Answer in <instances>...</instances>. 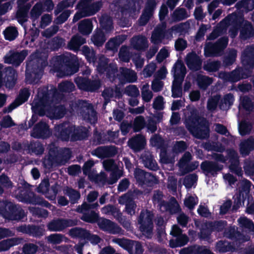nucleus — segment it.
<instances>
[{
    "instance_id": "nucleus-31",
    "label": "nucleus",
    "mask_w": 254,
    "mask_h": 254,
    "mask_svg": "<svg viewBox=\"0 0 254 254\" xmlns=\"http://www.w3.org/2000/svg\"><path fill=\"white\" fill-rule=\"evenodd\" d=\"M66 110L64 105L51 106L48 109V114L52 118L60 119L63 118L66 114Z\"/></svg>"
},
{
    "instance_id": "nucleus-52",
    "label": "nucleus",
    "mask_w": 254,
    "mask_h": 254,
    "mask_svg": "<svg viewBox=\"0 0 254 254\" xmlns=\"http://www.w3.org/2000/svg\"><path fill=\"white\" fill-rule=\"evenodd\" d=\"M75 89L74 84L69 81H64L61 82L58 85L59 90L63 93H70Z\"/></svg>"
},
{
    "instance_id": "nucleus-11",
    "label": "nucleus",
    "mask_w": 254,
    "mask_h": 254,
    "mask_svg": "<svg viewBox=\"0 0 254 254\" xmlns=\"http://www.w3.org/2000/svg\"><path fill=\"white\" fill-rule=\"evenodd\" d=\"M78 224L76 219L57 218L53 219L47 224L48 229L52 232H60L67 227H72Z\"/></svg>"
},
{
    "instance_id": "nucleus-29",
    "label": "nucleus",
    "mask_w": 254,
    "mask_h": 254,
    "mask_svg": "<svg viewBox=\"0 0 254 254\" xmlns=\"http://www.w3.org/2000/svg\"><path fill=\"white\" fill-rule=\"evenodd\" d=\"M199 116L198 112L196 109H192L190 112V115L185 120V125L190 131L192 128L197 126L198 123L199 122Z\"/></svg>"
},
{
    "instance_id": "nucleus-53",
    "label": "nucleus",
    "mask_w": 254,
    "mask_h": 254,
    "mask_svg": "<svg viewBox=\"0 0 254 254\" xmlns=\"http://www.w3.org/2000/svg\"><path fill=\"white\" fill-rule=\"evenodd\" d=\"M18 34V31L15 27H8L3 31L4 38L10 41L14 40Z\"/></svg>"
},
{
    "instance_id": "nucleus-37",
    "label": "nucleus",
    "mask_w": 254,
    "mask_h": 254,
    "mask_svg": "<svg viewBox=\"0 0 254 254\" xmlns=\"http://www.w3.org/2000/svg\"><path fill=\"white\" fill-rule=\"evenodd\" d=\"M220 53L215 43H212L211 42H209L206 43L204 48V54L206 57L217 56Z\"/></svg>"
},
{
    "instance_id": "nucleus-46",
    "label": "nucleus",
    "mask_w": 254,
    "mask_h": 254,
    "mask_svg": "<svg viewBox=\"0 0 254 254\" xmlns=\"http://www.w3.org/2000/svg\"><path fill=\"white\" fill-rule=\"evenodd\" d=\"M252 183L247 179H244L241 184V187L239 188L238 193L241 194L243 197L248 198V202L249 201V195Z\"/></svg>"
},
{
    "instance_id": "nucleus-8",
    "label": "nucleus",
    "mask_w": 254,
    "mask_h": 254,
    "mask_svg": "<svg viewBox=\"0 0 254 254\" xmlns=\"http://www.w3.org/2000/svg\"><path fill=\"white\" fill-rule=\"evenodd\" d=\"M123 0H115L114 1L115 11L116 14L121 16V20L128 21L126 17L136 11V6L135 1H128L127 3H122Z\"/></svg>"
},
{
    "instance_id": "nucleus-55",
    "label": "nucleus",
    "mask_w": 254,
    "mask_h": 254,
    "mask_svg": "<svg viewBox=\"0 0 254 254\" xmlns=\"http://www.w3.org/2000/svg\"><path fill=\"white\" fill-rule=\"evenodd\" d=\"M158 180L156 176L150 173L147 172L141 185H146L149 187H152L158 184Z\"/></svg>"
},
{
    "instance_id": "nucleus-39",
    "label": "nucleus",
    "mask_w": 254,
    "mask_h": 254,
    "mask_svg": "<svg viewBox=\"0 0 254 254\" xmlns=\"http://www.w3.org/2000/svg\"><path fill=\"white\" fill-rule=\"evenodd\" d=\"M27 148L29 152L37 155L43 154L45 150L43 144L38 141H31L29 144H27Z\"/></svg>"
},
{
    "instance_id": "nucleus-15",
    "label": "nucleus",
    "mask_w": 254,
    "mask_h": 254,
    "mask_svg": "<svg viewBox=\"0 0 254 254\" xmlns=\"http://www.w3.org/2000/svg\"><path fill=\"white\" fill-rule=\"evenodd\" d=\"M118 78L121 84L135 82L137 79L136 73L134 70L126 67H121L120 72L116 73V78Z\"/></svg>"
},
{
    "instance_id": "nucleus-61",
    "label": "nucleus",
    "mask_w": 254,
    "mask_h": 254,
    "mask_svg": "<svg viewBox=\"0 0 254 254\" xmlns=\"http://www.w3.org/2000/svg\"><path fill=\"white\" fill-rule=\"evenodd\" d=\"M212 80L208 76L204 75H199L197 78V83L198 87L201 89L205 90L207 87L211 84Z\"/></svg>"
},
{
    "instance_id": "nucleus-36",
    "label": "nucleus",
    "mask_w": 254,
    "mask_h": 254,
    "mask_svg": "<svg viewBox=\"0 0 254 254\" xmlns=\"http://www.w3.org/2000/svg\"><path fill=\"white\" fill-rule=\"evenodd\" d=\"M92 28V22L89 19L82 20L78 23V30L83 35H89L91 32Z\"/></svg>"
},
{
    "instance_id": "nucleus-56",
    "label": "nucleus",
    "mask_w": 254,
    "mask_h": 254,
    "mask_svg": "<svg viewBox=\"0 0 254 254\" xmlns=\"http://www.w3.org/2000/svg\"><path fill=\"white\" fill-rule=\"evenodd\" d=\"M221 63L219 61L208 62L203 65V69L208 72H216L221 67Z\"/></svg>"
},
{
    "instance_id": "nucleus-9",
    "label": "nucleus",
    "mask_w": 254,
    "mask_h": 254,
    "mask_svg": "<svg viewBox=\"0 0 254 254\" xmlns=\"http://www.w3.org/2000/svg\"><path fill=\"white\" fill-rule=\"evenodd\" d=\"M190 133L195 138L203 140L207 139L210 136V124L208 121L202 118L195 127L190 131Z\"/></svg>"
},
{
    "instance_id": "nucleus-38",
    "label": "nucleus",
    "mask_w": 254,
    "mask_h": 254,
    "mask_svg": "<svg viewBox=\"0 0 254 254\" xmlns=\"http://www.w3.org/2000/svg\"><path fill=\"white\" fill-rule=\"evenodd\" d=\"M115 242L121 247L127 250L130 254H132L135 241L127 239H116Z\"/></svg>"
},
{
    "instance_id": "nucleus-7",
    "label": "nucleus",
    "mask_w": 254,
    "mask_h": 254,
    "mask_svg": "<svg viewBox=\"0 0 254 254\" xmlns=\"http://www.w3.org/2000/svg\"><path fill=\"white\" fill-rule=\"evenodd\" d=\"M109 59L102 55L99 59L97 70L100 74H106V78L111 81L116 79L118 67L116 65L109 64Z\"/></svg>"
},
{
    "instance_id": "nucleus-49",
    "label": "nucleus",
    "mask_w": 254,
    "mask_h": 254,
    "mask_svg": "<svg viewBox=\"0 0 254 254\" xmlns=\"http://www.w3.org/2000/svg\"><path fill=\"white\" fill-rule=\"evenodd\" d=\"M146 125L144 118L142 116L135 117L132 124V128L134 132H138L143 129Z\"/></svg>"
},
{
    "instance_id": "nucleus-50",
    "label": "nucleus",
    "mask_w": 254,
    "mask_h": 254,
    "mask_svg": "<svg viewBox=\"0 0 254 254\" xmlns=\"http://www.w3.org/2000/svg\"><path fill=\"white\" fill-rule=\"evenodd\" d=\"M64 193L69 197V201L72 204L77 203L81 196L80 192L78 190L69 187H67L64 191Z\"/></svg>"
},
{
    "instance_id": "nucleus-10",
    "label": "nucleus",
    "mask_w": 254,
    "mask_h": 254,
    "mask_svg": "<svg viewBox=\"0 0 254 254\" xmlns=\"http://www.w3.org/2000/svg\"><path fill=\"white\" fill-rule=\"evenodd\" d=\"M74 82L79 89L87 92H94L101 86L99 80H91L88 77L78 76L75 78Z\"/></svg>"
},
{
    "instance_id": "nucleus-33",
    "label": "nucleus",
    "mask_w": 254,
    "mask_h": 254,
    "mask_svg": "<svg viewBox=\"0 0 254 254\" xmlns=\"http://www.w3.org/2000/svg\"><path fill=\"white\" fill-rule=\"evenodd\" d=\"M90 231L79 227L72 228L69 231V235L73 238L86 241Z\"/></svg>"
},
{
    "instance_id": "nucleus-14",
    "label": "nucleus",
    "mask_w": 254,
    "mask_h": 254,
    "mask_svg": "<svg viewBox=\"0 0 254 254\" xmlns=\"http://www.w3.org/2000/svg\"><path fill=\"white\" fill-rule=\"evenodd\" d=\"M227 155L230 163L229 167L230 172L238 176H242L243 171L239 167V157L238 153L234 149H229L227 150Z\"/></svg>"
},
{
    "instance_id": "nucleus-30",
    "label": "nucleus",
    "mask_w": 254,
    "mask_h": 254,
    "mask_svg": "<svg viewBox=\"0 0 254 254\" xmlns=\"http://www.w3.org/2000/svg\"><path fill=\"white\" fill-rule=\"evenodd\" d=\"M240 37L243 40H246L254 36V28L249 21L246 20L240 28Z\"/></svg>"
},
{
    "instance_id": "nucleus-54",
    "label": "nucleus",
    "mask_w": 254,
    "mask_h": 254,
    "mask_svg": "<svg viewBox=\"0 0 254 254\" xmlns=\"http://www.w3.org/2000/svg\"><path fill=\"white\" fill-rule=\"evenodd\" d=\"M30 95V93L29 90L25 88L20 90L19 93L15 100L17 103L21 105L28 100Z\"/></svg>"
},
{
    "instance_id": "nucleus-58",
    "label": "nucleus",
    "mask_w": 254,
    "mask_h": 254,
    "mask_svg": "<svg viewBox=\"0 0 254 254\" xmlns=\"http://www.w3.org/2000/svg\"><path fill=\"white\" fill-rule=\"evenodd\" d=\"M101 212L102 213L112 215L115 217L120 216L121 215L119 210L112 204H108L104 206L101 209Z\"/></svg>"
},
{
    "instance_id": "nucleus-51",
    "label": "nucleus",
    "mask_w": 254,
    "mask_h": 254,
    "mask_svg": "<svg viewBox=\"0 0 254 254\" xmlns=\"http://www.w3.org/2000/svg\"><path fill=\"white\" fill-rule=\"evenodd\" d=\"M17 238H11L0 242V252L6 251L18 244Z\"/></svg>"
},
{
    "instance_id": "nucleus-60",
    "label": "nucleus",
    "mask_w": 254,
    "mask_h": 254,
    "mask_svg": "<svg viewBox=\"0 0 254 254\" xmlns=\"http://www.w3.org/2000/svg\"><path fill=\"white\" fill-rule=\"evenodd\" d=\"M29 211L33 215L38 218H46L48 216L49 212L47 210L36 207H29Z\"/></svg>"
},
{
    "instance_id": "nucleus-47",
    "label": "nucleus",
    "mask_w": 254,
    "mask_h": 254,
    "mask_svg": "<svg viewBox=\"0 0 254 254\" xmlns=\"http://www.w3.org/2000/svg\"><path fill=\"white\" fill-rule=\"evenodd\" d=\"M80 219L85 222L95 223H98L99 220V216L98 213H96L94 210H91L90 212L83 213Z\"/></svg>"
},
{
    "instance_id": "nucleus-32",
    "label": "nucleus",
    "mask_w": 254,
    "mask_h": 254,
    "mask_svg": "<svg viewBox=\"0 0 254 254\" xmlns=\"http://www.w3.org/2000/svg\"><path fill=\"white\" fill-rule=\"evenodd\" d=\"M141 158L146 168L153 171H156L158 169V164L151 154H143L141 156Z\"/></svg>"
},
{
    "instance_id": "nucleus-43",
    "label": "nucleus",
    "mask_w": 254,
    "mask_h": 254,
    "mask_svg": "<svg viewBox=\"0 0 254 254\" xmlns=\"http://www.w3.org/2000/svg\"><path fill=\"white\" fill-rule=\"evenodd\" d=\"M106 37L104 32L101 29H97L92 36L91 40L93 44L98 47H102L106 41Z\"/></svg>"
},
{
    "instance_id": "nucleus-4",
    "label": "nucleus",
    "mask_w": 254,
    "mask_h": 254,
    "mask_svg": "<svg viewBox=\"0 0 254 254\" xmlns=\"http://www.w3.org/2000/svg\"><path fill=\"white\" fill-rule=\"evenodd\" d=\"M37 97L38 99L34 100V105H32L31 109L34 114L43 117L45 115L46 111L48 113V109L50 107L53 99H51L47 88H43L41 91L39 90Z\"/></svg>"
},
{
    "instance_id": "nucleus-48",
    "label": "nucleus",
    "mask_w": 254,
    "mask_h": 254,
    "mask_svg": "<svg viewBox=\"0 0 254 254\" xmlns=\"http://www.w3.org/2000/svg\"><path fill=\"white\" fill-rule=\"evenodd\" d=\"M188 17L187 11L184 8H177L172 15V18L174 22H179L185 20Z\"/></svg>"
},
{
    "instance_id": "nucleus-64",
    "label": "nucleus",
    "mask_w": 254,
    "mask_h": 254,
    "mask_svg": "<svg viewBox=\"0 0 254 254\" xmlns=\"http://www.w3.org/2000/svg\"><path fill=\"white\" fill-rule=\"evenodd\" d=\"M38 247L33 243H25L22 247L24 254H35L37 252Z\"/></svg>"
},
{
    "instance_id": "nucleus-26",
    "label": "nucleus",
    "mask_w": 254,
    "mask_h": 254,
    "mask_svg": "<svg viewBox=\"0 0 254 254\" xmlns=\"http://www.w3.org/2000/svg\"><path fill=\"white\" fill-rule=\"evenodd\" d=\"M254 150V138L251 136L243 140L239 144V152L242 157H245Z\"/></svg>"
},
{
    "instance_id": "nucleus-28",
    "label": "nucleus",
    "mask_w": 254,
    "mask_h": 254,
    "mask_svg": "<svg viewBox=\"0 0 254 254\" xmlns=\"http://www.w3.org/2000/svg\"><path fill=\"white\" fill-rule=\"evenodd\" d=\"M224 236L234 241L236 244H241L244 242V235L235 228V226L231 227L224 231Z\"/></svg>"
},
{
    "instance_id": "nucleus-1",
    "label": "nucleus",
    "mask_w": 254,
    "mask_h": 254,
    "mask_svg": "<svg viewBox=\"0 0 254 254\" xmlns=\"http://www.w3.org/2000/svg\"><path fill=\"white\" fill-rule=\"evenodd\" d=\"M241 62L244 68L239 67L230 72L231 82H236L252 75L254 68V47L250 46L244 50L241 56Z\"/></svg>"
},
{
    "instance_id": "nucleus-20",
    "label": "nucleus",
    "mask_w": 254,
    "mask_h": 254,
    "mask_svg": "<svg viewBox=\"0 0 254 254\" xmlns=\"http://www.w3.org/2000/svg\"><path fill=\"white\" fill-rule=\"evenodd\" d=\"M117 153V147L110 145L98 147L93 151L92 154L99 158H104L114 157Z\"/></svg>"
},
{
    "instance_id": "nucleus-34",
    "label": "nucleus",
    "mask_w": 254,
    "mask_h": 254,
    "mask_svg": "<svg viewBox=\"0 0 254 254\" xmlns=\"http://www.w3.org/2000/svg\"><path fill=\"white\" fill-rule=\"evenodd\" d=\"M131 43L134 49L138 51L144 50L148 47L147 39L143 36L133 37Z\"/></svg>"
},
{
    "instance_id": "nucleus-24",
    "label": "nucleus",
    "mask_w": 254,
    "mask_h": 254,
    "mask_svg": "<svg viewBox=\"0 0 254 254\" xmlns=\"http://www.w3.org/2000/svg\"><path fill=\"white\" fill-rule=\"evenodd\" d=\"M17 79L16 70L11 67H5L4 77L5 86L9 89L13 88L16 83Z\"/></svg>"
},
{
    "instance_id": "nucleus-40",
    "label": "nucleus",
    "mask_w": 254,
    "mask_h": 254,
    "mask_svg": "<svg viewBox=\"0 0 254 254\" xmlns=\"http://www.w3.org/2000/svg\"><path fill=\"white\" fill-rule=\"evenodd\" d=\"M19 196L21 202L32 204H35L38 196L34 192L28 190L21 191Z\"/></svg>"
},
{
    "instance_id": "nucleus-21",
    "label": "nucleus",
    "mask_w": 254,
    "mask_h": 254,
    "mask_svg": "<svg viewBox=\"0 0 254 254\" xmlns=\"http://www.w3.org/2000/svg\"><path fill=\"white\" fill-rule=\"evenodd\" d=\"M28 55L27 50H23L20 52H13L10 55L5 57V62L18 66L24 60Z\"/></svg>"
},
{
    "instance_id": "nucleus-44",
    "label": "nucleus",
    "mask_w": 254,
    "mask_h": 254,
    "mask_svg": "<svg viewBox=\"0 0 254 254\" xmlns=\"http://www.w3.org/2000/svg\"><path fill=\"white\" fill-rule=\"evenodd\" d=\"M189 242V238L186 234H182L176 237L175 240L170 241V246L172 248L181 247L186 245Z\"/></svg>"
},
{
    "instance_id": "nucleus-23",
    "label": "nucleus",
    "mask_w": 254,
    "mask_h": 254,
    "mask_svg": "<svg viewBox=\"0 0 254 254\" xmlns=\"http://www.w3.org/2000/svg\"><path fill=\"white\" fill-rule=\"evenodd\" d=\"M160 209L163 211L169 212L171 214H174L181 211V208L177 199L171 196L169 201H163Z\"/></svg>"
},
{
    "instance_id": "nucleus-16",
    "label": "nucleus",
    "mask_w": 254,
    "mask_h": 254,
    "mask_svg": "<svg viewBox=\"0 0 254 254\" xmlns=\"http://www.w3.org/2000/svg\"><path fill=\"white\" fill-rule=\"evenodd\" d=\"M51 135L49 126L44 121H40L35 125L31 135L36 138L46 139Z\"/></svg>"
},
{
    "instance_id": "nucleus-18",
    "label": "nucleus",
    "mask_w": 254,
    "mask_h": 254,
    "mask_svg": "<svg viewBox=\"0 0 254 254\" xmlns=\"http://www.w3.org/2000/svg\"><path fill=\"white\" fill-rule=\"evenodd\" d=\"M98 225L101 230L111 234H119L122 230V228L116 223L106 218L99 220Z\"/></svg>"
},
{
    "instance_id": "nucleus-3",
    "label": "nucleus",
    "mask_w": 254,
    "mask_h": 254,
    "mask_svg": "<svg viewBox=\"0 0 254 254\" xmlns=\"http://www.w3.org/2000/svg\"><path fill=\"white\" fill-rule=\"evenodd\" d=\"M0 215L10 221H21L26 216L24 210L18 204L7 200H0Z\"/></svg>"
},
{
    "instance_id": "nucleus-42",
    "label": "nucleus",
    "mask_w": 254,
    "mask_h": 254,
    "mask_svg": "<svg viewBox=\"0 0 254 254\" xmlns=\"http://www.w3.org/2000/svg\"><path fill=\"white\" fill-rule=\"evenodd\" d=\"M216 251L220 253H225L234 251V247L231 243L226 240L218 241L215 246Z\"/></svg>"
},
{
    "instance_id": "nucleus-45",
    "label": "nucleus",
    "mask_w": 254,
    "mask_h": 254,
    "mask_svg": "<svg viewBox=\"0 0 254 254\" xmlns=\"http://www.w3.org/2000/svg\"><path fill=\"white\" fill-rule=\"evenodd\" d=\"M234 101V97L233 95L231 93L227 94L219 103V108L222 110H228L233 105Z\"/></svg>"
},
{
    "instance_id": "nucleus-59",
    "label": "nucleus",
    "mask_w": 254,
    "mask_h": 254,
    "mask_svg": "<svg viewBox=\"0 0 254 254\" xmlns=\"http://www.w3.org/2000/svg\"><path fill=\"white\" fill-rule=\"evenodd\" d=\"M198 179L197 175L195 174H190L186 176L183 180V185L187 189H190L194 183H196Z\"/></svg>"
},
{
    "instance_id": "nucleus-22",
    "label": "nucleus",
    "mask_w": 254,
    "mask_h": 254,
    "mask_svg": "<svg viewBox=\"0 0 254 254\" xmlns=\"http://www.w3.org/2000/svg\"><path fill=\"white\" fill-rule=\"evenodd\" d=\"M71 142L86 140L89 136V128L83 126L73 125Z\"/></svg>"
},
{
    "instance_id": "nucleus-25",
    "label": "nucleus",
    "mask_w": 254,
    "mask_h": 254,
    "mask_svg": "<svg viewBox=\"0 0 254 254\" xmlns=\"http://www.w3.org/2000/svg\"><path fill=\"white\" fill-rule=\"evenodd\" d=\"M186 63L188 68L193 71L200 70L202 66V61L194 53H189L187 57Z\"/></svg>"
},
{
    "instance_id": "nucleus-6",
    "label": "nucleus",
    "mask_w": 254,
    "mask_h": 254,
    "mask_svg": "<svg viewBox=\"0 0 254 254\" xmlns=\"http://www.w3.org/2000/svg\"><path fill=\"white\" fill-rule=\"evenodd\" d=\"M153 214L146 210V212L141 211L138 218V223L140 225L139 230L147 238H151L153 228Z\"/></svg>"
},
{
    "instance_id": "nucleus-63",
    "label": "nucleus",
    "mask_w": 254,
    "mask_h": 254,
    "mask_svg": "<svg viewBox=\"0 0 254 254\" xmlns=\"http://www.w3.org/2000/svg\"><path fill=\"white\" fill-rule=\"evenodd\" d=\"M241 105L242 108L248 112H251L254 109L253 103L251 99L247 96H245L243 97Z\"/></svg>"
},
{
    "instance_id": "nucleus-62",
    "label": "nucleus",
    "mask_w": 254,
    "mask_h": 254,
    "mask_svg": "<svg viewBox=\"0 0 254 254\" xmlns=\"http://www.w3.org/2000/svg\"><path fill=\"white\" fill-rule=\"evenodd\" d=\"M64 39L59 36L53 38L49 42V44L53 50H58L61 48L64 43Z\"/></svg>"
},
{
    "instance_id": "nucleus-57",
    "label": "nucleus",
    "mask_w": 254,
    "mask_h": 254,
    "mask_svg": "<svg viewBox=\"0 0 254 254\" xmlns=\"http://www.w3.org/2000/svg\"><path fill=\"white\" fill-rule=\"evenodd\" d=\"M227 222L225 220H219L209 223V228L213 231L218 232H222L227 226Z\"/></svg>"
},
{
    "instance_id": "nucleus-13",
    "label": "nucleus",
    "mask_w": 254,
    "mask_h": 254,
    "mask_svg": "<svg viewBox=\"0 0 254 254\" xmlns=\"http://www.w3.org/2000/svg\"><path fill=\"white\" fill-rule=\"evenodd\" d=\"M78 6L83 9V12L85 13L86 16L94 15L98 12L103 6V2L101 0L96 1L93 3L86 0H80L78 1Z\"/></svg>"
},
{
    "instance_id": "nucleus-35",
    "label": "nucleus",
    "mask_w": 254,
    "mask_h": 254,
    "mask_svg": "<svg viewBox=\"0 0 254 254\" xmlns=\"http://www.w3.org/2000/svg\"><path fill=\"white\" fill-rule=\"evenodd\" d=\"M99 22L101 30H104L106 33H110L114 29L113 20L107 15H102L99 19Z\"/></svg>"
},
{
    "instance_id": "nucleus-12",
    "label": "nucleus",
    "mask_w": 254,
    "mask_h": 254,
    "mask_svg": "<svg viewBox=\"0 0 254 254\" xmlns=\"http://www.w3.org/2000/svg\"><path fill=\"white\" fill-rule=\"evenodd\" d=\"M73 125L64 122L55 127L56 135L63 141L71 142V137L73 132Z\"/></svg>"
},
{
    "instance_id": "nucleus-2",
    "label": "nucleus",
    "mask_w": 254,
    "mask_h": 254,
    "mask_svg": "<svg viewBox=\"0 0 254 254\" xmlns=\"http://www.w3.org/2000/svg\"><path fill=\"white\" fill-rule=\"evenodd\" d=\"M53 70L60 77L71 75L79 70L77 62L64 54L53 57L50 61Z\"/></svg>"
},
{
    "instance_id": "nucleus-5",
    "label": "nucleus",
    "mask_w": 254,
    "mask_h": 254,
    "mask_svg": "<svg viewBox=\"0 0 254 254\" xmlns=\"http://www.w3.org/2000/svg\"><path fill=\"white\" fill-rule=\"evenodd\" d=\"M44 65L41 59H36L26 64L25 79L29 84L37 83L41 78Z\"/></svg>"
},
{
    "instance_id": "nucleus-19",
    "label": "nucleus",
    "mask_w": 254,
    "mask_h": 254,
    "mask_svg": "<svg viewBox=\"0 0 254 254\" xmlns=\"http://www.w3.org/2000/svg\"><path fill=\"white\" fill-rule=\"evenodd\" d=\"M200 168L206 175L210 174L211 176L215 177L218 172L222 170L223 166L217 162L204 161L201 163Z\"/></svg>"
},
{
    "instance_id": "nucleus-17",
    "label": "nucleus",
    "mask_w": 254,
    "mask_h": 254,
    "mask_svg": "<svg viewBox=\"0 0 254 254\" xmlns=\"http://www.w3.org/2000/svg\"><path fill=\"white\" fill-rule=\"evenodd\" d=\"M127 145L134 152H140L146 145L145 137L141 133L136 134L128 139Z\"/></svg>"
},
{
    "instance_id": "nucleus-27",
    "label": "nucleus",
    "mask_w": 254,
    "mask_h": 254,
    "mask_svg": "<svg viewBox=\"0 0 254 254\" xmlns=\"http://www.w3.org/2000/svg\"><path fill=\"white\" fill-rule=\"evenodd\" d=\"M225 19L228 21L229 24L234 26L235 29L233 30L232 33H234V35H236L238 30L240 29L244 23V18L243 16L236 13H232L229 14L225 18Z\"/></svg>"
},
{
    "instance_id": "nucleus-41",
    "label": "nucleus",
    "mask_w": 254,
    "mask_h": 254,
    "mask_svg": "<svg viewBox=\"0 0 254 254\" xmlns=\"http://www.w3.org/2000/svg\"><path fill=\"white\" fill-rule=\"evenodd\" d=\"M165 35V30L162 27H156L153 31L151 42L154 44L157 45L161 43L164 39Z\"/></svg>"
}]
</instances>
